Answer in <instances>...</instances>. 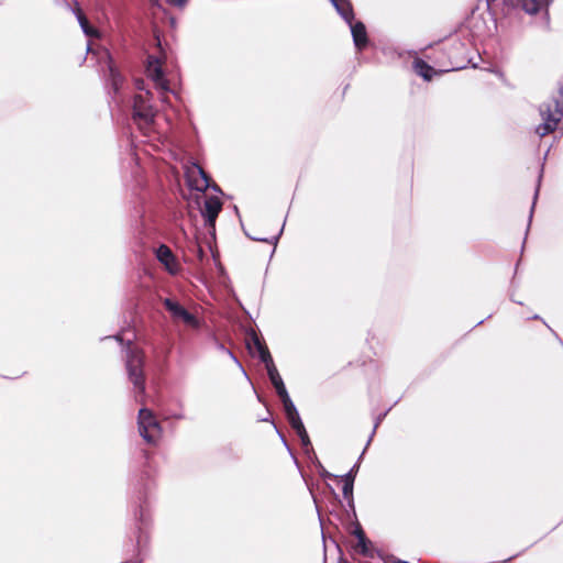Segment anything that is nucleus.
<instances>
[{"label": "nucleus", "mask_w": 563, "mask_h": 563, "mask_svg": "<svg viewBox=\"0 0 563 563\" xmlns=\"http://www.w3.org/2000/svg\"><path fill=\"white\" fill-rule=\"evenodd\" d=\"M357 468H358V465H357V464H355V465L352 467V470H351V471H350V472L344 476V478H345L344 481H349V479H351V477H353V478H354V477H355V474H356V472H357Z\"/></svg>", "instance_id": "26"}, {"label": "nucleus", "mask_w": 563, "mask_h": 563, "mask_svg": "<svg viewBox=\"0 0 563 563\" xmlns=\"http://www.w3.org/2000/svg\"><path fill=\"white\" fill-rule=\"evenodd\" d=\"M156 257L169 274L176 275L179 272V263L167 245L161 244L157 247Z\"/></svg>", "instance_id": "9"}, {"label": "nucleus", "mask_w": 563, "mask_h": 563, "mask_svg": "<svg viewBox=\"0 0 563 563\" xmlns=\"http://www.w3.org/2000/svg\"><path fill=\"white\" fill-rule=\"evenodd\" d=\"M147 77L154 82L155 88L161 95L162 103H168L167 93L170 92L169 85L162 69L161 59L155 56H148L146 65Z\"/></svg>", "instance_id": "6"}, {"label": "nucleus", "mask_w": 563, "mask_h": 563, "mask_svg": "<svg viewBox=\"0 0 563 563\" xmlns=\"http://www.w3.org/2000/svg\"><path fill=\"white\" fill-rule=\"evenodd\" d=\"M257 354H258L261 361L265 364L266 368L269 367L271 365H275L267 347H264V349L257 351Z\"/></svg>", "instance_id": "20"}, {"label": "nucleus", "mask_w": 563, "mask_h": 563, "mask_svg": "<svg viewBox=\"0 0 563 563\" xmlns=\"http://www.w3.org/2000/svg\"><path fill=\"white\" fill-rule=\"evenodd\" d=\"M168 3L177 7H184L187 2V0H167Z\"/></svg>", "instance_id": "27"}, {"label": "nucleus", "mask_w": 563, "mask_h": 563, "mask_svg": "<svg viewBox=\"0 0 563 563\" xmlns=\"http://www.w3.org/2000/svg\"><path fill=\"white\" fill-rule=\"evenodd\" d=\"M125 365L129 378L133 383L134 388L139 390L140 394H143L145 390L143 373L144 355L141 350L132 345L131 339H128Z\"/></svg>", "instance_id": "3"}, {"label": "nucleus", "mask_w": 563, "mask_h": 563, "mask_svg": "<svg viewBox=\"0 0 563 563\" xmlns=\"http://www.w3.org/2000/svg\"><path fill=\"white\" fill-rule=\"evenodd\" d=\"M252 344L256 352L266 347L265 344L262 343L261 340L255 334L252 336Z\"/></svg>", "instance_id": "24"}, {"label": "nucleus", "mask_w": 563, "mask_h": 563, "mask_svg": "<svg viewBox=\"0 0 563 563\" xmlns=\"http://www.w3.org/2000/svg\"><path fill=\"white\" fill-rule=\"evenodd\" d=\"M178 320H181L187 325H190L194 328L199 327V321L197 320V318L194 314H191L190 312H188L187 310H185V312L180 316V318Z\"/></svg>", "instance_id": "19"}, {"label": "nucleus", "mask_w": 563, "mask_h": 563, "mask_svg": "<svg viewBox=\"0 0 563 563\" xmlns=\"http://www.w3.org/2000/svg\"><path fill=\"white\" fill-rule=\"evenodd\" d=\"M186 176L189 186L198 191H206L210 187V178L203 168L197 163H192L186 169Z\"/></svg>", "instance_id": "7"}, {"label": "nucleus", "mask_w": 563, "mask_h": 563, "mask_svg": "<svg viewBox=\"0 0 563 563\" xmlns=\"http://www.w3.org/2000/svg\"><path fill=\"white\" fill-rule=\"evenodd\" d=\"M212 189H213V190H216V191L221 192V190H220V188H219V186H218V185H213V186H212Z\"/></svg>", "instance_id": "31"}, {"label": "nucleus", "mask_w": 563, "mask_h": 563, "mask_svg": "<svg viewBox=\"0 0 563 563\" xmlns=\"http://www.w3.org/2000/svg\"><path fill=\"white\" fill-rule=\"evenodd\" d=\"M135 87L136 89H139L140 91H143L145 88H144V80L143 79H136L135 80Z\"/></svg>", "instance_id": "28"}, {"label": "nucleus", "mask_w": 563, "mask_h": 563, "mask_svg": "<svg viewBox=\"0 0 563 563\" xmlns=\"http://www.w3.org/2000/svg\"><path fill=\"white\" fill-rule=\"evenodd\" d=\"M354 550L355 552L366 558H373L375 552L372 541L368 540L366 537L357 540L356 544L354 545Z\"/></svg>", "instance_id": "14"}, {"label": "nucleus", "mask_w": 563, "mask_h": 563, "mask_svg": "<svg viewBox=\"0 0 563 563\" xmlns=\"http://www.w3.org/2000/svg\"><path fill=\"white\" fill-rule=\"evenodd\" d=\"M178 320H181L187 325H190L194 328L199 327V321L197 320V318L194 314H191L190 312H188L187 310H185V312L180 316V318Z\"/></svg>", "instance_id": "18"}, {"label": "nucleus", "mask_w": 563, "mask_h": 563, "mask_svg": "<svg viewBox=\"0 0 563 563\" xmlns=\"http://www.w3.org/2000/svg\"><path fill=\"white\" fill-rule=\"evenodd\" d=\"M152 93L148 90L140 92L134 97L133 120L141 129L150 128L156 117V109L151 102Z\"/></svg>", "instance_id": "4"}, {"label": "nucleus", "mask_w": 563, "mask_h": 563, "mask_svg": "<svg viewBox=\"0 0 563 563\" xmlns=\"http://www.w3.org/2000/svg\"><path fill=\"white\" fill-rule=\"evenodd\" d=\"M137 426L140 435L150 444H156L162 438V427L157 421L154 413L147 409L142 408L139 411Z\"/></svg>", "instance_id": "5"}, {"label": "nucleus", "mask_w": 563, "mask_h": 563, "mask_svg": "<svg viewBox=\"0 0 563 563\" xmlns=\"http://www.w3.org/2000/svg\"><path fill=\"white\" fill-rule=\"evenodd\" d=\"M165 308L170 312L172 317L176 320L185 312V308L173 299L166 298L164 300Z\"/></svg>", "instance_id": "16"}, {"label": "nucleus", "mask_w": 563, "mask_h": 563, "mask_svg": "<svg viewBox=\"0 0 563 563\" xmlns=\"http://www.w3.org/2000/svg\"><path fill=\"white\" fill-rule=\"evenodd\" d=\"M266 369H267V374H268V377H269L272 384L278 383V380L282 379L275 365H271Z\"/></svg>", "instance_id": "21"}, {"label": "nucleus", "mask_w": 563, "mask_h": 563, "mask_svg": "<svg viewBox=\"0 0 563 563\" xmlns=\"http://www.w3.org/2000/svg\"><path fill=\"white\" fill-rule=\"evenodd\" d=\"M221 209L222 202L218 197L211 196L205 200L201 214L209 228L214 229L216 220Z\"/></svg>", "instance_id": "8"}, {"label": "nucleus", "mask_w": 563, "mask_h": 563, "mask_svg": "<svg viewBox=\"0 0 563 563\" xmlns=\"http://www.w3.org/2000/svg\"><path fill=\"white\" fill-rule=\"evenodd\" d=\"M352 533L356 537L357 540L366 537L365 532L363 531L362 527L358 523H356Z\"/></svg>", "instance_id": "25"}, {"label": "nucleus", "mask_w": 563, "mask_h": 563, "mask_svg": "<svg viewBox=\"0 0 563 563\" xmlns=\"http://www.w3.org/2000/svg\"><path fill=\"white\" fill-rule=\"evenodd\" d=\"M330 2L350 25L355 47L358 51L364 49L368 43L366 27L362 22H354V12L350 0H330Z\"/></svg>", "instance_id": "1"}, {"label": "nucleus", "mask_w": 563, "mask_h": 563, "mask_svg": "<svg viewBox=\"0 0 563 563\" xmlns=\"http://www.w3.org/2000/svg\"><path fill=\"white\" fill-rule=\"evenodd\" d=\"M551 0H521L522 9L529 14H536L545 9Z\"/></svg>", "instance_id": "13"}, {"label": "nucleus", "mask_w": 563, "mask_h": 563, "mask_svg": "<svg viewBox=\"0 0 563 563\" xmlns=\"http://www.w3.org/2000/svg\"><path fill=\"white\" fill-rule=\"evenodd\" d=\"M292 429L296 431L297 435L299 437L302 448L307 452L309 450H311V442H310L309 435L306 431L303 423L295 426V427H292Z\"/></svg>", "instance_id": "17"}, {"label": "nucleus", "mask_w": 563, "mask_h": 563, "mask_svg": "<svg viewBox=\"0 0 563 563\" xmlns=\"http://www.w3.org/2000/svg\"><path fill=\"white\" fill-rule=\"evenodd\" d=\"M115 339H117L118 341H120V342H122V341H123V339H122L121 336H119V335H118V336H115Z\"/></svg>", "instance_id": "32"}, {"label": "nucleus", "mask_w": 563, "mask_h": 563, "mask_svg": "<svg viewBox=\"0 0 563 563\" xmlns=\"http://www.w3.org/2000/svg\"><path fill=\"white\" fill-rule=\"evenodd\" d=\"M273 386L275 387L276 393L280 399L288 396V391L285 387L283 379H279L278 383H274Z\"/></svg>", "instance_id": "22"}, {"label": "nucleus", "mask_w": 563, "mask_h": 563, "mask_svg": "<svg viewBox=\"0 0 563 563\" xmlns=\"http://www.w3.org/2000/svg\"><path fill=\"white\" fill-rule=\"evenodd\" d=\"M103 54L108 59L107 66H108L109 76H110V79L112 82L113 90H114V92H118L120 85L122 84V77L119 74V71L115 69L109 52L104 51Z\"/></svg>", "instance_id": "11"}, {"label": "nucleus", "mask_w": 563, "mask_h": 563, "mask_svg": "<svg viewBox=\"0 0 563 563\" xmlns=\"http://www.w3.org/2000/svg\"><path fill=\"white\" fill-rule=\"evenodd\" d=\"M75 14L77 16V20H78V22L80 24V27H81L82 32L87 36H96V37L99 36V32L95 27L90 26L87 18L85 16V14L80 10V8L77 7V9L75 10Z\"/></svg>", "instance_id": "15"}, {"label": "nucleus", "mask_w": 563, "mask_h": 563, "mask_svg": "<svg viewBox=\"0 0 563 563\" xmlns=\"http://www.w3.org/2000/svg\"><path fill=\"white\" fill-rule=\"evenodd\" d=\"M342 493L345 498H350L353 494V477L349 481H344V485L342 487Z\"/></svg>", "instance_id": "23"}, {"label": "nucleus", "mask_w": 563, "mask_h": 563, "mask_svg": "<svg viewBox=\"0 0 563 563\" xmlns=\"http://www.w3.org/2000/svg\"><path fill=\"white\" fill-rule=\"evenodd\" d=\"M379 422H380V419L378 418V419H377V421H376V422H375V424H374V429H373L372 434H371V437H369V439H368V441H367L366 446H368V445H369V443H371V441H372V438H373V435H374V433H375V431H376V429H377V427H378Z\"/></svg>", "instance_id": "29"}, {"label": "nucleus", "mask_w": 563, "mask_h": 563, "mask_svg": "<svg viewBox=\"0 0 563 563\" xmlns=\"http://www.w3.org/2000/svg\"><path fill=\"white\" fill-rule=\"evenodd\" d=\"M284 406L285 415L287 417L288 422L290 423L291 428L295 426H298L302 423L301 418L290 399L289 395L280 399Z\"/></svg>", "instance_id": "10"}, {"label": "nucleus", "mask_w": 563, "mask_h": 563, "mask_svg": "<svg viewBox=\"0 0 563 563\" xmlns=\"http://www.w3.org/2000/svg\"><path fill=\"white\" fill-rule=\"evenodd\" d=\"M540 115L542 123L536 128V133L545 136L556 129L563 118V106L556 98L548 100L540 106Z\"/></svg>", "instance_id": "2"}, {"label": "nucleus", "mask_w": 563, "mask_h": 563, "mask_svg": "<svg viewBox=\"0 0 563 563\" xmlns=\"http://www.w3.org/2000/svg\"><path fill=\"white\" fill-rule=\"evenodd\" d=\"M413 69L419 76H421L426 80H431L433 75L437 74L433 67H431L420 58L415 59Z\"/></svg>", "instance_id": "12"}, {"label": "nucleus", "mask_w": 563, "mask_h": 563, "mask_svg": "<svg viewBox=\"0 0 563 563\" xmlns=\"http://www.w3.org/2000/svg\"><path fill=\"white\" fill-rule=\"evenodd\" d=\"M221 349H222L223 351H225V352L230 355V357H231V358H233V360L238 363L236 357L233 355V353H232L231 351L225 350V347H224L223 345H221Z\"/></svg>", "instance_id": "30"}]
</instances>
